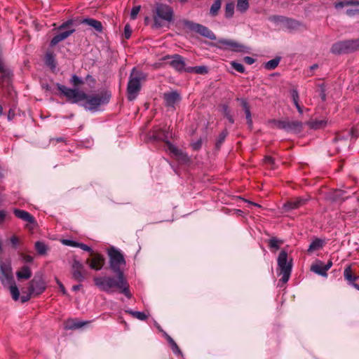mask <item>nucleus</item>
I'll return each instance as SVG.
<instances>
[{
  "label": "nucleus",
  "mask_w": 359,
  "mask_h": 359,
  "mask_svg": "<svg viewBox=\"0 0 359 359\" xmlns=\"http://www.w3.org/2000/svg\"><path fill=\"white\" fill-rule=\"evenodd\" d=\"M62 243L65 245L71 246V247L77 248L79 245V242H76V241H72V240H69V239H63L62 241Z\"/></svg>",
  "instance_id": "3c124183"
},
{
  "label": "nucleus",
  "mask_w": 359,
  "mask_h": 359,
  "mask_svg": "<svg viewBox=\"0 0 359 359\" xmlns=\"http://www.w3.org/2000/svg\"><path fill=\"white\" fill-rule=\"evenodd\" d=\"M109 257V266L111 269L116 274L124 275L121 266L126 265V260L123 255L114 248H111L108 251Z\"/></svg>",
  "instance_id": "6e6552de"
},
{
  "label": "nucleus",
  "mask_w": 359,
  "mask_h": 359,
  "mask_svg": "<svg viewBox=\"0 0 359 359\" xmlns=\"http://www.w3.org/2000/svg\"><path fill=\"white\" fill-rule=\"evenodd\" d=\"M272 127L283 130L287 133L299 134L302 132L304 128V123L297 120H291L288 118L283 120L273 119L270 121Z\"/></svg>",
  "instance_id": "423d86ee"
},
{
  "label": "nucleus",
  "mask_w": 359,
  "mask_h": 359,
  "mask_svg": "<svg viewBox=\"0 0 359 359\" xmlns=\"http://www.w3.org/2000/svg\"><path fill=\"white\" fill-rule=\"evenodd\" d=\"M308 198L299 197L294 198L292 200L287 201L283 205V208L285 211H290L292 210H296L299 208L300 207L303 206L306 204V203L308 201Z\"/></svg>",
  "instance_id": "2eb2a0df"
},
{
  "label": "nucleus",
  "mask_w": 359,
  "mask_h": 359,
  "mask_svg": "<svg viewBox=\"0 0 359 359\" xmlns=\"http://www.w3.org/2000/svg\"><path fill=\"white\" fill-rule=\"evenodd\" d=\"M6 215H7V213H6V210H0V224L4 222L6 217Z\"/></svg>",
  "instance_id": "338daca9"
},
{
  "label": "nucleus",
  "mask_w": 359,
  "mask_h": 359,
  "mask_svg": "<svg viewBox=\"0 0 359 359\" xmlns=\"http://www.w3.org/2000/svg\"><path fill=\"white\" fill-rule=\"evenodd\" d=\"M18 279L27 280L32 276V271L27 266H23L19 271L16 272Z\"/></svg>",
  "instance_id": "a878e982"
},
{
  "label": "nucleus",
  "mask_w": 359,
  "mask_h": 359,
  "mask_svg": "<svg viewBox=\"0 0 359 359\" xmlns=\"http://www.w3.org/2000/svg\"><path fill=\"white\" fill-rule=\"evenodd\" d=\"M348 136H351V139L355 140L358 137V130L355 128H352L346 135L340 133L336 134L335 137L333 140V143L335 149L337 150V154L340 153L342 147L346 148L348 146Z\"/></svg>",
  "instance_id": "1a4fd4ad"
},
{
  "label": "nucleus",
  "mask_w": 359,
  "mask_h": 359,
  "mask_svg": "<svg viewBox=\"0 0 359 359\" xmlns=\"http://www.w3.org/2000/svg\"><path fill=\"white\" fill-rule=\"evenodd\" d=\"M10 241L13 246L15 248L19 243L18 238L16 236H13L11 237Z\"/></svg>",
  "instance_id": "680f3d73"
},
{
  "label": "nucleus",
  "mask_w": 359,
  "mask_h": 359,
  "mask_svg": "<svg viewBox=\"0 0 359 359\" xmlns=\"http://www.w3.org/2000/svg\"><path fill=\"white\" fill-rule=\"evenodd\" d=\"M73 22L72 20H67L65 22H63L60 27H59V29L61 31V30H63L66 28H68L69 27V26H71L72 25Z\"/></svg>",
  "instance_id": "4d7b16f0"
},
{
  "label": "nucleus",
  "mask_w": 359,
  "mask_h": 359,
  "mask_svg": "<svg viewBox=\"0 0 359 359\" xmlns=\"http://www.w3.org/2000/svg\"><path fill=\"white\" fill-rule=\"evenodd\" d=\"M323 246V241L321 239L316 238L313 240L308 248L309 252H312L315 250H319Z\"/></svg>",
  "instance_id": "7c9ffc66"
},
{
  "label": "nucleus",
  "mask_w": 359,
  "mask_h": 359,
  "mask_svg": "<svg viewBox=\"0 0 359 359\" xmlns=\"http://www.w3.org/2000/svg\"><path fill=\"white\" fill-rule=\"evenodd\" d=\"M227 135H228V131L226 129H224L219 133V135L216 140V142H215V149L216 150H219L220 149V147H221L222 144L224 143Z\"/></svg>",
  "instance_id": "2f4dec72"
},
{
  "label": "nucleus",
  "mask_w": 359,
  "mask_h": 359,
  "mask_svg": "<svg viewBox=\"0 0 359 359\" xmlns=\"http://www.w3.org/2000/svg\"><path fill=\"white\" fill-rule=\"evenodd\" d=\"M292 98L294 104L299 103V93L296 89H293L291 92Z\"/></svg>",
  "instance_id": "603ef678"
},
{
  "label": "nucleus",
  "mask_w": 359,
  "mask_h": 359,
  "mask_svg": "<svg viewBox=\"0 0 359 359\" xmlns=\"http://www.w3.org/2000/svg\"><path fill=\"white\" fill-rule=\"evenodd\" d=\"M20 257L25 263H32L33 262V257L29 255L21 254Z\"/></svg>",
  "instance_id": "5fc2aeb1"
},
{
  "label": "nucleus",
  "mask_w": 359,
  "mask_h": 359,
  "mask_svg": "<svg viewBox=\"0 0 359 359\" xmlns=\"http://www.w3.org/2000/svg\"><path fill=\"white\" fill-rule=\"evenodd\" d=\"M0 280L4 285H6L8 283H12L13 280L11 269L4 264H0Z\"/></svg>",
  "instance_id": "a211bd4d"
},
{
  "label": "nucleus",
  "mask_w": 359,
  "mask_h": 359,
  "mask_svg": "<svg viewBox=\"0 0 359 359\" xmlns=\"http://www.w3.org/2000/svg\"><path fill=\"white\" fill-rule=\"evenodd\" d=\"M46 290V284L41 278H34L29 282L28 292L34 295H39Z\"/></svg>",
  "instance_id": "ddd939ff"
},
{
  "label": "nucleus",
  "mask_w": 359,
  "mask_h": 359,
  "mask_svg": "<svg viewBox=\"0 0 359 359\" xmlns=\"http://www.w3.org/2000/svg\"><path fill=\"white\" fill-rule=\"evenodd\" d=\"M263 160H264V163L266 165L273 164V161H274V158H264Z\"/></svg>",
  "instance_id": "774afa93"
},
{
  "label": "nucleus",
  "mask_w": 359,
  "mask_h": 359,
  "mask_svg": "<svg viewBox=\"0 0 359 359\" xmlns=\"http://www.w3.org/2000/svg\"><path fill=\"white\" fill-rule=\"evenodd\" d=\"M344 278L349 281L350 283L354 284L353 283L356 280L357 278L352 273L351 266V265L347 266L344 271Z\"/></svg>",
  "instance_id": "c756f323"
},
{
  "label": "nucleus",
  "mask_w": 359,
  "mask_h": 359,
  "mask_svg": "<svg viewBox=\"0 0 359 359\" xmlns=\"http://www.w3.org/2000/svg\"><path fill=\"white\" fill-rule=\"evenodd\" d=\"M218 43L219 44L218 47L220 48H222V46H226L224 47V48H229V49L235 52H248V48L246 46L233 40L220 39L218 40Z\"/></svg>",
  "instance_id": "9b49d317"
},
{
  "label": "nucleus",
  "mask_w": 359,
  "mask_h": 359,
  "mask_svg": "<svg viewBox=\"0 0 359 359\" xmlns=\"http://www.w3.org/2000/svg\"><path fill=\"white\" fill-rule=\"evenodd\" d=\"M89 262V259H88ZM104 264V258L102 255H95L90 261V268L94 269L95 271L100 270Z\"/></svg>",
  "instance_id": "412c9836"
},
{
  "label": "nucleus",
  "mask_w": 359,
  "mask_h": 359,
  "mask_svg": "<svg viewBox=\"0 0 359 359\" xmlns=\"http://www.w3.org/2000/svg\"><path fill=\"white\" fill-rule=\"evenodd\" d=\"M278 271L279 274L282 275L280 282L283 284H285L290 279L292 269V260H288V255L286 250H283L280 252L278 259Z\"/></svg>",
  "instance_id": "39448f33"
},
{
  "label": "nucleus",
  "mask_w": 359,
  "mask_h": 359,
  "mask_svg": "<svg viewBox=\"0 0 359 359\" xmlns=\"http://www.w3.org/2000/svg\"><path fill=\"white\" fill-rule=\"evenodd\" d=\"M231 65L238 72H239V73H244L245 72V67H244V66L242 64L238 63V62H237L236 61H232L231 62Z\"/></svg>",
  "instance_id": "37998d69"
},
{
  "label": "nucleus",
  "mask_w": 359,
  "mask_h": 359,
  "mask_svg": "<svg viewBox=\"0 0 359 359\" xmlns=\"http://www.w3.org/2000/svg\"><path fill=\"white\" fill-rule=\"evenodd\" d=\"M324 264L322 261H317L311 266V271L323 277H327V271L325 269Z\"/></svg>",
  "instance_id": "4be33fe9"
},
{
  "label": "nucleus",
  "mask_w": 359,
  "mask_h": 359,
  "mask_svg": "<svg viewBox=\"0 0 359 359\" xmlns=\"http://www.w3.org/2000/svg\"><path fill=\"white\" fill-rule=\"evenodd\" d=\"M243 60L248 65H252L255 62V60L254 58L249 56H245L243 58Z\"/></svg>",
  "instance_id": "69168bd1"
},
{
  "label": "nucleus",
  "mask_w": 359,
  "mask_h": 359,
  "mask_svg": "<svg viewBox=\"0 0 359 359\" xmlns=\"http://www.w3.org/2000/svg\"><path fill=\"white\" fill-rule=\"evenodd\" d=\"M75 29H72L63 32H60L59 34L54 36V37L50 41V46H55L60 41L65 40L68 36H69L72 34L74 32Z\"/></svg>",
  "instance_id": "aec40b11"
},
{
  "label": "nucleus",
  "mask_w": 359,
  "mask_h": 359,
  "mask_svg": "<svg viewBox=\"0 0 359 359\" xmlns=\"http://www.w3.org/2000/svg\"><path fill=\"white\" fill-rule=\"evenodd\" d=\"M141 6H134L130 12V19L131 20H135L137 18V16L140 11Z\"/></svg>",
  "instance_id": "49530a36"
},
{
  "label": "nucleus",
  "mask_w": 359,
  "mask_h": 359,
  "mask_svg": "<svg viewBox=\"0 0 359 359\" xmlns=\"http://www.w3.org/2000/svg\"><path fill=\"white\" fill-rule=\"evenodd\" d=\"M132 29L129 25H126L124 27V36L126 39H128L131 36Z\"/></svg>",
  "instance_id": "864d4df0"
},
{
  "label": "nucleus",
  "mask_w": 359,
  "mask_h": 359,
  "mask_svg": "<svg viewBox=\"0 0 359 359\" xmlns=\"http://www.w3.org/2000/svg\"><path fill=\"white\" fill-rule=\"evenodd\" d=\"M71 83L76 88L83 84V81L76 75L72 76Z\"/></svg>",
  "instance_id": "c03bdc74"
},
{
  "label": "nucleus",
  "mask_w": 359,
  "mask_h": 359,
  "mask_svg": "<svg viewBox=\"0 0 359 359\" xmlns=\"http://www.w3.org/2000/svg\"><path fill=\"white\" fill-rule=\"evenodd\" d=\"M345 6H359V0H337L334 3V8L337 10Z\"/></svg>",
  "instance_id": "393cba45"
},
{
  "label": "nucleus",
  "mask_w": 359,
  "mask_h": 359,
  "mask_svg": "<svg viewBox=\"0 0 359 359\" xmlns=\"http://www.w3.org/2000/svg\"><path fill=\"white\" fill-rule=\"evenodd\" d=\"M222 113H223L224 117H226L228 119V121L230 123L232 124L234 123V119H233L232 115L231 114V111L229 109L228 105H226V104L222 105Z\"/></svg>",
  "instance_id": "e433bc0d"
},
{
  "label": "nucleus",
  "mask_w": 359,
  "mask_h": 359,
  "mask_svg": "<svg viewBox=\"0 0 359 359\" xmlns=\"http://www.w3.org/2000/svg\"><path fill=\"white\" fill-rule=\"evenodd\" d=\"M7 284H10V292L12 296V298L15 301H18L20 299V292L15 284V283L13 280L12 283H8Z\"/></svg>",
  "instance_id": "473e14b6"
},
{
  "label": "nucleus",
  "mask_w": 359,
  "mask_h": 359,
  "mask_svg": "<svg viewBox=\"0 0 359 359\" xmlns=\"http://www.w3.org/2000/svg\"><path fill=\"white\" fill-rule=\"evenodd\" d=\"M165 337H166L168 342L169 343V344L170 346V348H171L172 352L177 355H182V352H181L180 348L178 347L176 342L173 340V339L167 334H165Z\"/></svg>",
  "instance_id": "c85d7f7f"
},
{
  "label": "nucleus",
  "mask_w": 359,
  "mask_h": 359,
  "mask_svg": "<svg viewBox=\"0 0 359 359\" xmlns=\"http://www.w3.org/2000/svg\"><path fill=\"white\" fill-rule=\"evenodd\" d=\"M222 6V0H215L210 7V14L212 16H215L218 14V12Z\"/></svg>",
  "instance_id": "c9c22d12"
},
{
  "label": "nucleus",
  "mask_w": 359,
  "mask_h": 359,
  "mask_svg": "<svg viewBox=\"0 0 359 359\" xmlns=\"http://www.w3.org/2000/svg\"><path fill=\"white\" fill-rule=\"evenodd\" d=\"M91 322V320H79L76 318H69L65 322V329L67 330L79 329L90 324Z\"/></svg>",
  "instance_id": "dca6fc26"
},
{
  "label": "nucleus",
  "mask_w": 359,
  "mask_h": 359,
  "mask_svg": "<svg viewBox=\"0 0 359 359\" xmlns=\"http://www.w3.org/2000/svg\"><path fill=\"white\" fill-rule=\"evenodd\" d=\"M331 52L339 55L348 53L345 41L334 43L332 46Z\"/></svg>",
  "instance_id": "5701e85b"
},
{
  "label": "nucleus",
  "mask_w": 359,
  "mask_h": 359,
  "mask_svg": "<svg viewBox=\"0 0 359 359\" xmlns=\"http://www.w3.org/2000/svg\"><path fill=\"white\" fill-rule=\"evenodd\" d=\"M165 106L175 109V105L181 100L180 94L177 91H171L163 94Z\"/></svg>",
  "instance_id": "4468645a"
},
{
  "label": "nucleus",
  "mask_w": 359,
  "mask_h": 359,
  "mask_svg": "<svg viewBox=\"0 0 359 359\" xmlns=\"http://www.w3.org/2000/svg\"><path fill=\"white\" fill-rule=\"evenodd\" d=\"M13 213L16 217L22 219V221L27 222L30 224H33L35 222V218L34 217V216H32L27 211L18 208H14Z\"/></svg>",
  "instance_id": "6ab92c4d"
},
{
  "label": "nucleus",
  "mask_w": 359,
  "mask_h": 359,
  "mask_svg": "<svg viewBox=\"0 0 359 359\" xmlns=\"http://www.w3.org/2000/svg\"><path fill=\"white\" fill-rule=\"evenodd\" d=\"M203 140L201 138L198 139L195 142L191 144V147L194 151L199 150L202 147Z\"/></svg>",
  "instance_id": "09e8293b"
},
{
  "label": "nucleus",
  "mask_w": 359,
  "mask_h": 359,
  "mask_svg": "<svg viewBox=\"0 0 359 359\" xmlns=\"http://www.w3.org/2000/svg\"><path fill=\"white\" fill-rule=\"evenodd\" d=\"M280 61V57H276L275 58L268 61L264 64L265 69L268 70H273L276 69Z\"/></svg>",
  "instance_id": "72a5a7b5"
},
{
  "label": "nucleus",
  "mask_w": 359,
  "mask_h": 359,
  "mask_svg": "<svg viewBox=\"0 0 359 359\" xmlns=\"http://www.w3.org/2000/svg\"><path fill=\"white\" fill-rule=\"evenodd\" d=\"M35 248L39 255H44L47 251V246L41 241H36L35 243Z\"/></svg>",
  "instance_id": "58836bf2"
},
{
  "label": "nucleus",
  "mask_w": 359,
  "mask_h": 359,
  "mask_svg": "<svg viewBox=\"0 0 359 359\" xmlns=\"http://www.w3.org/2000/svg\"><path fill=\"white\" fill-rule=\"evenodd\" d=\"M126 312L132 315L134 318H136L140 320H144L147 318V316L144 312L133 311L132 310L127 311Z\"/></svg>",
  "instance_id": "a19ab883"
},
{
  "label": "nucleus",
  "mask_w": 359,
  "mask_h": 359,
  "mask_svg": "<svg viewBox=\"0 0 359 359\" xmlns=\"http://www.w3.org/2000/svg\"><path fill=\"white\" fill-rule=\"evenodd\" d=\"M194 69L195 73L198 74H205L208 72V67L205 66H196Z\"/></svg>",
  "instance_id": "de8ad7c7"
},
{
  "label": "nucleus",
  "mask_w": 359,
  "mask_h": 359,
  "mask_svg": "<svg viewBox=\"0 0 359 359\" xmlns=\"http://www.w3.org/2000/svg\"><path fill=\"white\" fill-rule=\"evenodd\" d=\"M77 248H79L82 249L83 250L89 252L90 253L93 252V250L90 247H89L88 245H87L84 243H79V245Z\"/></svg>",
  "instance_id": "6e6d98bb"
},
{
  "label": "nucleus",
  "mask_w": 359,
  "mask_h": 359,
  "mask_svg": "<svg viewBox=\"0 0 359 359\" xmlns=\"http://www.w3.org/2000/svg\"><path fill=\"white\" fill-rule=\"evenodd\" d=\"M234 13V4L230 2L226 4L225 6V16L227 18H231Z\"/></svg>",
  "instance_id": "ea45409f"
},
{
  "label": "nucleus",
  "mask_w": 359,
  "mask_h": 359,
  "mask_svg": "<svg viewBox=\"0 0 359 359\" xmlns=\"http://www.w3.org/2000/svg\"><path fill=\"white\" fill-rule=\"evenodd\" d=\"M358 13L359 11L358 9H347L346 11V14L349 17H353Z\"/></svg>",
  "instance_id": "052dcab7"
},
{
  "label": "nucleus",
  "mask_w": 359,
  "mask_h": 359,
  "mask_svg": "<svg viewBox=\"0 0 359 359\" xmlns=\"http://www.w3.org/2000/svg\"><path fill=\"white\" fill-rule=\"evenodd\" d=\"M272 18L276 22H287V23H289L290 22L292 23L294 22V21H293L290 19L286 18L285 17H283V16H273Z\"/></svg>",
  "instance_id": "8fccbe9b"
},
{
  "label": "nucleus",
  "mask_w": 359,
  "mask_h": 359,
  "mask_svg": "<svg viewBox=\"0 0 359 359\" xmlns=\"http://www.w3.org/2000/svg\"><path fill=\"white\" fill-rule=\"evenodd\" d=\"M0 73L3 74L4 76L8 75V70L5 67L4 65L0 60Z\"/></svg>",
  "instance_id": "bf43d9fd"
},
{
  "label": "nucleus",
  "mask_w": 359,
  "mask_h": 359,
  "mask_svg": "<svg viewBox=\"0 0 359 359\" xmlns=\"http://www.w3.org/2000/svg\"><path fill=\"white\" fill-rule=\"evenodd\" d=\"M46 63L47 64V65H48L51 67H55V60H54V58H53V56L52 55V54H50V53L46 54Z\"/></svg>",
  "instance_id": "a18cd8bd"
},
{
  "label": "nucleus",
  "mask_w": 359,
  "mask_h": 359,
  "mask_svg": "<svg viewBox=\"0 0 359 359\" xmlns=\"http://www.w3.org/2000/svg\"><path fill=\"white\" fill-rule=\"evenodd\" d=\"M307 124L311 128L316 130L325 126L326 122L325 121H309L307 123Z\"/></svg>",
  "instance_id": "4c0bfd02"
},
{
  "label": "nucleus",
  "mask_w": 359,
  "mask_h": 359,
  "mask_svg": "<svg viewBox=\"0 0 359 359\" xmlns=\"http://www.w3.org/2000/svg\"><path fill=\"white\" fill-rule=\"evenodd\" d=\"M32 295H33L32 294H31L29 292H28V293L26 294V295H22L21 297H20V300L22 303H25L27 301H29L32 297Z\"/></svg>",
  "instance_id": "e2e57ef3"
},
{
  "label": "nucleus",
  "mask_w": 359,
  "mask_h": 359,
  "mask_svg": "<svg viewBox=\"0 0 359 359\" xmlns=\"http://www.w3.org/2000/svg\"><path fill=\"white\" fill-rule=\"evenodd\" d=\"M57 90L61 92L72 104H77L85 100L82 106L87 110L95 111L102 104L109 103L111 94L109 90H104L97 94L88 95L78 88H69L60 83L57 84Z\"/></svg>",
  "instance_id": "f257e3e1"
},
{
  "label": "nucleus",
  "mask_w": 359,
  "mask_h": 359,
  "mask_svg": "<svg viewBox=\"0 0 359 359\" xmlns=\"http://www.w3.org/2000/svg\"><path fill=\"white\" fill-rule=\"evenodd\" d=\"M348 53L354 52L359 49V39L345 41Z\"/></svg>",
  "instance_id": "bb28decb"
},
{
  "label": "nucleus",
  "mask_w": 359,
  "mask_h": 359,
  "mask_svg": "<svg viewBox=\"0 0 359 359\" xmlns=\"http://www.w3.org/2000/svg\"><path fill=\"white\" fill-rule=\"evenodd\" d=\"M173 15V10L170 6L157 4L153 13V27L158 29L165 26L172 20Z\"/></svg>",
  "instance_id": "7ed1b4c3"
},
{
  "label": "nucleus",
  "mask_w": 359,
  "mask_h": 359,
  "mask_svg": "<svg viewBox=\"0 0 359 359\" xmlns=\"http://www.w3.org/2000/svg\"><path fill=\"white\" fill-rule=\"evenodd\" d=\"M56 282H57V284L58 285V286L60 287V290L62 292V293L64 295L67 294V290H66L64 285L62 283V282L60 280H58V279H56Z\"/></svg>",
  "instance_id": "13d9d810"
},
{
  "label": "nucleus",
  "mask_w": 359,
  "mask_h": 359,
  "mask_svg": "<svg viewBox=\"0 0 359 359\" xmlns=\"http://www.w3.org/2000/svg\"><path fill=\"white\" fill-rule=\"evenodd\" d=\"M185 25L191 31L195 32L196 33L210 40H215L217 39L216 35L208 27L201 24L191 21H187L185 22Z\"/></svg>",
  "instance_id": "9d476101"
},
{
  "label": "nucleus",
  "mask_w": 359,
  "mask_h": 359,
  "mask_svg": "<svg viewBox=\"0 0 359 359\" xmlns=\"http://www.w3.org/2000/svg\"><path fill=\"white\" fill-rule=\"evenodd\" d=\"M168 133L165 129L157 128L154 129L150 135V139L154 141H162L164 142V149L169 152L170 154H173L180 157L182 154L180 150L175 145L172 144L168 141Z\"/></svg>",
  "instance_id": "0eeeda50"
},
{
  "label": "nucleus",
  "mask_w": 359,
  "mask_h": 359,
  "mask_svg": "<svg viewBox=\"0 0 359 359\" xmlns=\"http://www.w3.org/2000/svg\"><path fill=\"white\" fill-rule=\"evenodd\" d=\"M318 91L319 93V96L320 97V98L323 101H325V100H326V93H325L326 87H325V83H320L318 86Z\"/></svg>",
  "instance_id": "79ce46f5"
},
{
  "label": "nucleus",
  "mask_w": 359,
  "mask_h": 359,
  "mask_svg": "<svg viewBox=\"0 0 359 359\" xmlns=\"http://www.w3.org/2000/svg\"><path fill=\"white\" fill-rule=\"evenodd\" d=\"M81 23L94 28L98 32H102L103 27L100 21L93 18H86L81 21Z\"/></svg>",
  "instance_id": "b1692460"
},
{
  "label": "nucleus",
  "mask_w": 359,
  "mask_h": 359,
  "mask_svg": "<svg viewBox=\"0 0 359 359\" xmlns=\"http://www.w3.org/2000/svg\"><path fill=\"white\" fill-rule=\"evenodd\" d=\"M95 285L101 291L107 293H113L116 290L123 294L126 297L130 298L131 294L129 285L124 275L117 274V278L111 276H97L93 278Z\"/></svg>",
  "instance_id": "f03ea898"
},
{
  "label": "nucleus",
  "mask_w": 359,
  "mask_h": 359,
  "mask_svg": "<svg viewBox=\"0 0 359 359\" xmlns=\"http://www.w3.org/2000/svg\"><path fill=\"white\" fill-rule=\"evenodd\" d=\"M72 278L77 282L81 283L86 279L87 272L81 262L78 260H74L72 263Z\"/></svg>",
  "instance_id": "f8f14e48"
},
{
  "label": "nucleus",
  "mask_w": 359,
  "mask_h": 359,
  "mask_svg": "<svg viewBox=\"0 0 359 359\" xmlns=\"http://www.w3.org/2000/svg\"><path fill=\"white\" fill-rule=\"evenodd\" d=\"M241 104L244 111L250 109V106L245 100L241 99Z\"/></svg>",
  "instance_id": "0e129e2a"
},
{
  "label": "nucleus",
  "mask_w": 359,
  "mask_h": 359,
  "mask_svg": "<svg viewBox=\"0 0 359 359\" xmlns=\"http://www.w3.org/2000/svg\"><path fill=\"white\" fill-rule=\"evenodd\" d=\"M249 8V0H237L236 8L241 13H245Z\"/></svg>",
  "instance_id": "f704fd0d"
},
{
  "label": "nucleus",
  "mask_w": 359,
  "mask_h": 359,
  "mask_svg": "<svg viewBox=\"0 0 359 359\" xmlns=\"http://www.w3.org/2000/svg\"><path fill=\"white\" fill-rule=\"evenodd\" d=\"M170 67L174 68L177 72H182L185 67V62L182 56L178 54L172 55V60L168 62Z\"/></svg>",
  "instance_id": "f3484780"
},
{
  "label": "nucleus",
  "mask_w": 359,
  "mask_h": 359,
  "mask_svg": "<svg viewBox=\"0 0 359 359\" xmlns=\"http://www.w3.org/2000/svg\"><path fill=\"white\" fill-rule=\"evenodd\" d=\"M283 243V241L276 237L271 238L268 241V246L271 250H278L280 245Z\"/></svg>",
  "instance_id": "cd10ccee"
},
{
  "label": "nucleus",
  "mask_w": 359,
  "mask_h": 359,
  "mask_svg": "<svg viewBox=\"0 0 359 359\" xmlns=\"http://www.w3.org/2000/svg\"><path fill=\"white\" fill-rule=\"evenodd\" d=\"M145 80V74L135 67L132 69L127 86L128 99L133 100L141 89V81Z\"/></svg>",
  "instance_id": "20e7f679"
}]
</instances>
